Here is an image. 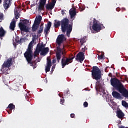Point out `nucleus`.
Returning a JSON list of instances; mask_svg holds the SVG:
<instances>
[{"label": "nucleus", "mask_w": 128, "mask_h": 128, "mask_svg": "<svg viewBox=\"0 0 128 128\" xmlns=\"http://www.w3.org/2000/svg\"><path fill=\"white\" fill-rule=\"evenodd\" d=\"M2 20H4V14L2 13H0V22H2Z\"/></svg>", "instance_id": "obj_33"}, {"label": "nucleus", "mask_w": 128, "mask_h": 128, "mask_svg": "<svg viewBox=\"0 0 128 128\" xmlns=\"http://www.w3.org/2000/svg\"><path fill=\"white\" fill-rule=\"evenodd\" d=\"M46 72H48L50 70V67L52 66V60L50 59V57L48 56L46 58Z\"/></svg>", "instance_id": "obj_13"}, {"label": "nucleus", "mask_w": 128, "mask_h": 128, "mask_svg": "<svg viewBox=\"0 0 128 128\" xmlns=\"http://www.w3.org/2000/svg\"><path fill=\"white\" fill-rule=\"evenodd\" d=\"M110 82L111 86L118 92L124 86V84H122V82L116 78H111Z\"/></svg>", "instance_id": "obj_5"}, {"label": "nucleus", "mask_w": 128, "mask_h": 128, "mask_svg": "<svg viewBox=\"0 0 128 128\" xmlns=\"http://www.w3.org/2000/svg\"><path fill=\"white\" fill-rule=\"evenodd\" d=\"M56 59H54L52 60V64H56Z\"/></svg>", "instance_id": "obj_41"}, {"label": "nucleus", "mask_w": 128, "mask_h": 128, "mask_svg": "<svg viewBox=\"0 0 128 128\" xmlns=\"http://www.w3.org/2000/svg\"><path fill=\"white\" fill-rule=\"evenodd\" d=\"M80 43L81 46H82L84 43L86 42V38H82L80 39Z\"/></svg>", "instance_id": "obj_29"}, {"label": "nucleus", "mask_w": 128, "mask_h": 128, "mask_svg": "<svg viewBox=\"0 0 128 128\" xmlns=\"http://www.w3.org/2000/svg\"><path fill=\"white\" fill-rule=\"evenodd\" d=\"M70 94V90L68 89L66 92V94Z\"/></svg>", "instance_id": "obj_43"}, {"label": "nucleus", "mask_w": 128, "mask_h": 128, "mask_svg": "<svg viewBox=\"0 0 128 128\" xmlns=\"http://www.w3.org/2000/svg\"><path fill=\"white\" fill-rule=\"evenodd\" d=\"M56 0H52V2L50 3H48L46 4V8L48 10H53L56 6Z\"/></svg>", "instance_id": "obj_14"}, {"label": "nucleus", "mask_w": 128, "mask_h": 128, "mask_svg": "<svg viewBox=\"0 0 128 128\" xmlns=\"http://www.w3.org/2000/svg\"><path fill=\"white\" fill-rule=\"evenodd\" d=\"M102 26L103 27V28H104V24L98 23V21L96 20V18H94L92 28L94 30V32H100L102 30Z\"/></svg>", "instance_id": "obj_8"}, {"label": "nucleus", "mask_w": 128, "mask_h": 128, "mask_svg": "<svg viewBox=\"0 0 128 128\" xmlns=\"http://www.w3.org/2000/svg\"><path fill=\"white\" fill-rule=\"evenodd\" d=\"M40 48H41L40 53V56H46L48 52H50V48L48 47L45 48L46 44H44V42H42L41 44H39Z\"/></svg>", "instance_id": "obj_9"}, {"label": "nucleus", "mask_w": 128, "mask_h": 128, "mask_svg": "<svg viewBox=\"0 0 128 128\" xmlns=\"http://www.w3.org/2000/svg\"><path fill=\"white\" fill-rule=\"evenodd\" d=\"M16 106L12 104H9L7 107V108H9L11 112L12 110H14Z\"/></svg>", "instance_id": "obj_24"}, {"label": "nucleus", "mask_w": 128, "mask_h": 128, "mask_svg": "<svg viewBox=\"0 0 128 128\" xmlns=\"http://www.w3.org/2000/svg\"><path fill=\"white\" fill-rule=\"evenodd\" d=\"M38 25H34V24L32 25V32H36V30H38Z\"/></svg>", "instance_id": "obj_26"}, {"label": "nucleus", "mask_w": 128, "mask_h": 128, "mask_svg": "<svg viewBox=\"0 0 128 128\" xmlns=\"http://www.w3.org/2000/svg\"><path fill=\"white\" fill-rule=\"evenodd\" d=\"M64 97H62V98L60 99V104H64Z\"/></svg>", "instance_id": "obj_37"}, {"label": "nucleus", "mask_w": 128, "mask_h": 128, "mask_svg": "<svg viewBox=\"0 0 128 128\" xmlns=\"http://www.w3.org/2000/svg\"><path fill=\"white\" fill-rule=\"evenodd\" d=\"M84 48L85 49V50H88V48H86V46L84 47Z\"/></svg>", "instance_id": "obj_47"}, {"label": "nucleus", "mask_w": 128, "mask_h": 128, "mask_svg": "<svg viewBox=\"0 0 128 128\" xmlns=\"http://www.w3.org/2000/svg\"><path fill=\"white\" fill-rule=\"evenodd\" d=\"M46 4V0H40L38 10H44Z\"/></svg>", "instance_id": "obj_12"}, {"label": "nucleus", "mask_w": 128, "mask_h": 128, "mask_svg": "<svg viewBox=\"0 0 128 128\" xmlns=\"http://www.w3.org/2000/svg\"><path fill=\"white\" fill-rule=\"evenodd\" d=\"M14 28H16V21L14 20L10 24V28L12 30H14Z\"/></svg>", "instance_id": "obj_21"}, {"label": "nucleus", "mask_w": 128, "mask_h": 128, "mask_svg": "<svg viewBox=\"0 0 128 128\" xmlns=\"http://www.w3.org/2000/svg\"><path fill=\"white\" fill-rule=\"evenodd\" d=\"M4 34H6V31H4L2 27L0 28V38H4Z\"/></svg>", "instance_id": "obj_22"}, {"label": "nucleus", "mask_w": 128, "mask_h": 128, "mask_svg": "<svg viewBox=\"0 0 128 128\" xmlns=\"http://www.w3.org/2000/svg\"><path fill=\"white\" fill-rule=\"evenodd\" d=\"M104 59V54H101L100 55L98 56V60H103Z\"/></svg>", "instance_id": "obj_34"}, {"label": "nucleus", "mask_w": 128, "mask_h": 128, "mask_svg": "<svg viewBox=\"0 0 128 128\" xmlns=\"http://www.w3.org/2000/svg\"><path fill=\"white\" fill-rule=\"evenodd\" d=\"M12 0H4L3 6L5 10H8L12 6Z\"/></svg>", "instance_id": "obj_15"}, {"label": "nucleus", "mask_w": 128, "mask_h": 128, "mask_svg": "<svg viewBox=\"0 0 128 128\" xmlns=\"http://www.w3.org/2000/svg\"><path fill=\"white\" fill-rule=\"evenodd\" d=\"M66 40V38L64 34L58 35L56 38V42L58 46L56 47L57 50L56 52V56L58 62H60L62 58V56H63L64 54V52L62 51L60 48V44Z\"/></svg>", "instance_id": "obj_2"}, {"label": "nucleus", "mask_w": 128, "mask_h": 128, "mask_svg": "<svg viewBox=\"0 0 128 128\" xmlns=\"http://www.w3.org/2000/svg\"><path fill=\"white\" fill-rule=\"evenodd\" d=\"M42 16H38V18H37V20H38V22H42Z\"/></svg>", "instance_id": "obj_35"}, {"label": "nucleus", "mask_w": 128, "mask_h": 128, "mask_svg": "<svg viewBox=\"0 0 128 128\" xmlns=\"http://www.w3.org/2000/svg\"><path fill=\"white\" fill-rule=\"evenodd\" d=\"M74 58V56L72 58H66L64 55L62 56V58L61 60V64L62 66V68H64L66 66H68L70 64H72V60Z\"/></svg>", "instance_id": "obj_7"}, {"label": "nucleus", "mask_w": 128, "mask_h": 128, "mask_svg": "<svg viewBox=\"0 0 128 128\" xmlns=\"http://www.w3.org/2000/svg\"><path fill=\"white\" fill-rule=\"evenodd\" d=\"M50 26H52V22L49 21L48 22L46 27L48 28H50Z\"/></svg>", "instance_id": "obj_32"}, {"label": "nucleus", "mask_w": 128, "mask_h": 128, "mask_svg": "<svg viewBox=\"0 0 128 128\" xmlns=\"http://www.w3.org/2000/svg\"><path fill=\"white\" fill-rule=\"evenodd\" d=\"M62 16H64L66 14V12H64V10H62L61 11Z\"/></svg>", "instance_id": "obj_39"}, {"label": "nucleus", "mask_w": 128, "mask_h": 128, "mask_svg": "<svg viewBox=\"0 0 128 128\" xmlns=\"http://www.w3.org/2000/svg\"><path fill=\"white\" fill-rule=\"evenodd\" d=\"M50 30V28H48V27H46L44 29V32L46 34H46H48V31Z\"/></svg>", "instance_id": "obj_28"}, {"label": "nucleus", "mask_w": 128, "mask_h": 128, "mask_svg": "<svg viewBox=\"0 0 128 128\" xmlns=\"http://www.w3.org/2000/svg\"><path fill=\"white\" fill-rule=\"evenodd\" d=\"M34 44V40H32V41H31L30 42V44L32 45Z\"/></svg>", "instance_id": "obj_40"}, {"label": "nucleus", "mask_w": 128, "mask_h": 128, "mask_svg": "<svg viewBox=\"0 0 128 128\" xmlns=\"http://www.w3.org/2000/svg\"><path fill=\"white\" fill-rule=\"evenodd\" d=\"M12 58L13 57L10 58L7 60L4 61L0 71L2 72L3 74H8V71L10 70V67L12 66Z\"/></svg>", "instance_id": "obj_4"}, {"label": "nucleus", "mask_w": 128, "mask_h": 128, "mask_svg": "<svg viewBox=\"0 0 128 128\" xmlns=\"http://www.w3.org/2000/svg\"><path fill=\"white\" fill-rule=\"evenodd\" d=\"M14 16L16 20H18L20 16V12H18V10L14 12Z\"/></svg>", "instance_id": "obj_25"}, {"label": "nucleus", "mask_w": 128, "mask_h": 128, "mask_svg": "<svg viewBox=\"0 0 128 128\" xmlns=\"http://www.w3.org/2000/svg\"><path fill=\"white\" fill-rule=\"evenodd\" d=\"M61 30L62 32H66V36L68 38H70V32L72 30V24H70V20L68 18H64L61 20V21H58L54 23V28H58V26H60Z\"/></svg>", "instance_id": "obj_1"}, {"label": "nucleus", "mask_w": 128, "mask_h": 128, "mask_svg": "<svg viewBox=\"0 0 128 128\" xmlns=\"http://www.w3.org/2000/svg\"><path fill=\"white\" fill-rule=\"evenodd\" d=\"M25 22H20L18 24V26L21 32H30V28L26 25L25 24Z\"/></svg>", "instance_id": "obj_10"}, {"label": "nucleus", "mask_w": 128, "mask_h": 128, "mask_svg": "<svg viewBox=\"0 0 128 128\" xmlns=\"http://www.w3.org/2000/svg\"><path fill=\"white\" fill-rule=\"evenodd\" d=\"M118 92L120 94H122L124 98H128V90L124 88V86H123Z\"/></svg>", "instance_id": "obj_16"}, {"label": "nucleus", "mask_w": 128, "mask_h": 128, "mask_svg": "<svg viewBox=\"0 0 128 128\" xmlns=\"http://www.w3.org/2000/svg\"><path fill=\"white\" fill-rule=\"evenodd\" d=\"M2 0H0V4H2Z\"/></svg>", "instance_id": "obj_48"}, {"label": "nucleus", "mask_w": 128, "mask_h": 128, "mask_svg": "<svg viewBox=\"0 0 128 128\" xmlns=\"http://www.w3.org/2000/svg\"><path fill=\"white\" fill-rule=\"evenodd\" d=\"M64 46L63 45V48H62V52H64Z\"/></svg>", "instance_id": "obj_46"}, {"label": "nucleus", "mask_w": 128, "mask_h": 128, "mask_svg": "<svg viewBox=\"0 0 128 128\" xmlns=\"http://www.w3.org/2000/svg\"><path fill=\"white\" fill-rule=\"evenodd\" d=\"M112 96L115 98H117L118 100H120V98H122L120 94L118 93V92H116V91H113L112 92Z\"/></svg>", "instance_id": "obj_18"}, {"label": "nucleus", "mask_w": 128, "mask_h": 128, "mask_svg": "<svg viewBox=\"0 0 128 128\" xmlns=\"http://www.w3.org/2000/svg\"><path fill=\"white\" fill-rule=\"evenodd\" d=\"M33 68H36V66H34Z\"/></svg>", "instance_id": "obj_49"}, {"label": "nucleus", "mask_w": 128, "mask_h": 128, "mask_svg": "<svg viewBox=\"0 0 128 128\" xmlns=\"http://www.w3.org/2000/svg\"><path fill=\"white\" fill-rule=\"evenodd\" d=\"M82 52H86V49L84 48H82Z\"/></svg>", "instance_id": "obj_45"}, {"label": "nucleus", "mask_w": 128, "mask_h": 128, "mask_svg": "<svg viewBox=\"0 0 128 128\" xmlns=\"http://www.w3.org/2000/svg\"><path fill=\"white\" fill-rule=\"evenodd\" d=\"M22 20V22H24V20Z\"/></svg>", "instance_id": "obj_50"}, {"label": "nucleus", "mask_w": 128, "mask_h": 128, "mask_svg": "<svg viewBox=\"0 0 128 128\" xmlns=\"http://www.w3.org/2000/svg\"><path fill=\"white\" fill-rule=\"evenodd\" d=\"M24 56L26 58L28 64H30L31 66H34V64L36 65L35 62H32V45L31 44H28V48L24 54Z\"/></svg>", "instance_id": "obj_3"}, {"label": "nucleus", "mask_w": 128, "mask_h": 128, "mask_svg": "<svg viewBox=\"0 0 128 128\" xmlns=\"http://www.w3.org/2000/svg\"><path fill=\"white\" fill-rule=\"evenodd\" d=\"M24 38H20V40H18V38H16V42H18V44H22V42H24Z\"/></svg>", "instance_id": "obj_27"}, {"label": "nucleus", "mask_w": 128, "mask_h": 128, "mask_svg": "<svg viewBox=\"0 0 128 128\" xmlns=\"http://www.w3.org/2000/svg\"><path fill=\"white\" fill-rule=\"evenodd\" d=\"M70 116V118H75L74 114H71Z\"/></svg>", "instance_id": "obj_38"}, {"label": "nucleus", "mask_w": 128, "mask_h": 128, "mask_svg": "<svg viewBox=\"0 0 128 128\" xmlns=\"http://www.w3.org/2000/svg\"><path fill=\"white\" fill-rule=\"evenodd\" d=\"M40 21L36 20L34 24L36 25V26H40Z\"/></svg>", "instance_id": "obj_31"}, {"label": "nucleus", "mask_w": 128, "mask_h": 128, "mask_svg": "<svg viewBox=\"0 0 128 128\" xmlns=\"http://www.w3.org/2000/svg\"><path fill=\"white\" fill-rule=\"evenodd\" d=\"M42 50V48L40 47V44L37 45V48H36V50L34 52V58H36L38 56V55L40 54V50Z\"/></svg>", "instance_id": "obj_19"}, {"label": "nucleus", "mask_w": 128, "mask_h": 128, "mask_svg": "<svg viewBox=\"0 0 128 128\" xmlns=\"http://www.w3.org/2000/svg\"><path fill=\"white\" fill-rule=\"evenodd\" d=\"M84 108H88V102H85L84 103Z\"/></svg>", "instance_id": "obj_36"}, {"label": "nucleus", "mask_w": 128, "mask_h": 128, "mask_svg": "<svg viewBox=\"0 0 128 128\" xmlns=\"http://www.w3.org/2000/svg\"><path fill=\"white\" fill-rule=\"evenodd\" d=\"M91 72L93 80H98L102 78V71L97 66H94Z\"/></svg>", "instance_id": "obj_6"}, {"label": "nucleus", "mask_w": 128, "mask_h": 128, "mask_svg": "<svg viewBox=\"0 0 128 128\" xmlns=\"http://www.w3.org/2000/svg\"><path fill=\"white\" fill-rule=\"evenodd\" d=\"M108 66H107V67H106V68H105V72H108Z\"/></svg>", "instance_id": "obj_44"}, {"label": "nucleus", "mask_w": 128, "mask_h": 128, "mask_svg": "<svg viewBox=\"0 0 128 128\" xmlns=\"http://www.w3.org/2000/svg\"><path fill=\"white\" fill-rule=\"evenodd\" d=\"M76 60H79L82 63L84 60V52H79L76 56Z\"/></svg>", "instance_id": "obj_11"}, {"label": "nucleus", "mask_w": 128, "mask_h": 128, "mask_svg": "<svg viewBox=\"0 0 128 128\" xmlns=\"http://www.w3.org/2000/svg\"><path fill=\"white\" fill-rule=\"evenodd\" d=\"M69 14L70 16V18L72 19V20H74V18L76 16V8L70 9L69 11Z\"/></svg>", "instance_id": "obj_17"}, {"label": "nucleus", "mask_w": 128, "mask_h": 128, "mask_svg": "<svg viewBox=\"0 0 128 128\" xmlns=\"http://www.w3.org/2000/svg\"><path fill=\"white\" fill-rule=\"evenodd\" d=\"M116 114H117L118 118H124V112H122V110H119L117 111Z\"/></svg>", "instance_id": "obj_20"}, {"label": "nucleus", "mask_w": 128, "mask_h": 128, "mask_svg": "<svg viewBox=\"0 0 128 128\" xmlns=\"http://www.w3.org/2000/svg\"><path fill=\"white\" fill-rule=\"evenodd\" d=\"M55 22H56V20H55Z\"/></svg>", "instance_id": "obj_51"}, {"label": "nucleus", "mask_w": 128, "mask_h": 128, "mask_svg": "<svg viewBox=\"0 0 128 128\" xmlns=\"http://www.w3.org/2000/svg\"><path fill=\"white\" fill-rule=\"evenodd\" d=\"M54 68H56V66H52V71L54 72Z\"/></svg>", "instance_id": "obj_42"}, {"label": "nucleus", "mask_w": 128, "mask_h": 128, "mask_svg": "<svg viewBox=\"0 0 128 128\" xmlns=\"http://www.w3.org/2000/svg\"><path fill=\"white\" fill-rule=\"evenodd\" d=\"M122 106L124 108H128V103L124 100H122Z\"/></svg>", "instance_id": "obj_30"}, {"label": "nucleus", "mask_w": 128, "mask_h": 128, "mask_svg": "<svg viewBox=\"0 0 128 128\" xmlns=\"http://www.w3.org/2000/svg\"><path fill=\"white\" fill-rule=\"evenodd\" d=\"M42 32H44V23L40 24L38 34H42Z\"/></svg>", "instance_id": "obj_23"}]
</instances>
